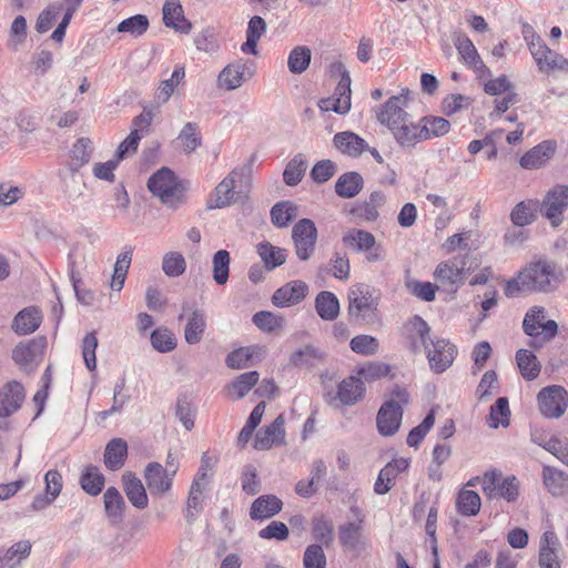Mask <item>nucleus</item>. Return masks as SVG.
<instances>
[{"mask_svg":"<svg viewBox=\"0 0 568 568\" xmlns=\"http://www.w3.org/2000/svg\"><path fill=\"white\" fill-rule=\"evenodd\" d=\"M481 489L489 499L503 498L508 503H514L519 495V481L515 476L503 477L500 470L490 469L485 471L481 477Z\"/></svg>","mask_w":568,"mask_h":568,"instance_id":"6","label":"nucleus"},{"mask_svg":"<svg viewBox=\"0 0 568 568\" xmlns=\"http://www.w3.org/2000/svg\"><path fill=\"white\" fill-rule=\"evenodd\" d=\"M365 386L362 378L349 376L338 384L336 395L332 396L328 403L334 405L339 402L341 405L352 406L363 398Z\"/></svg>","mask_w":568,"mask_h":568,"instance_id":"19","label":"nucleus"},{"mask_svg":"<svg viewBox=\"0 0 568 568\" xmlns=\"http://www.w3.org/2000/svg\"><path fill=\"white\" fill-rule=\"evenodd\" d=\"M307 169V161L302 153L296 154L285 166L283 172L284 182L290 186L297 185Z\"/></svg>","mask_w":568,"mask_h":568,"instance_id":"47","label":"nucleus"},{"mask_svg":"<svg viewBox=\"0 0 568 568\" xmlns=\"http://www.w3.org/2000/svg\"><path fill=\"white\" fill-rule=\"evenodd\" d=\"M185 77V68L181 64L176 65L170 79L161 81L159 85L158 99L162 102L169 101L175 88L182 82Z\"/></svg>","mask_w":568,"mask_h":568,"instance_id":"58","label":"nucleus"},{"mask_svg":"<svg viewBox=\"0 0 568 568\" xmlns=\"http://www.w3.org/2000/svg\"><path fill=\"white\" fill-rule=\"evenodd\" d=\"M490 427H507L510 420V408L507 397L497 398L496 403L490 407L489 412Z\"/></svg>","mask_w":568,"mask_h":568,"instance_id":"55","label":"nucleus"},{"mask_svg":"<svg viewBox=\"0 0 568 568\" xmlns=\"http://www.w3.org/2000/svg\"><path fill=\"white\" fill-rule=\"evenodd\" d=\"M315 310L324 321H334L339 314V302L329 291H322L315 298Z\"/></svg>","mask_w":568,"mask_h":568,"instance_id":"37","label":"nucleus"},{"mask_svg":"<svg viewBox=\"0 0 568 568\" xmlns=\"http://www.w3.org/2000/svg\"><path fill=\"white\" fill-rule=\"evenodd\" d=\"M241 174L232 171L215 187L211 199L207 202L209 209H222L231 205L236 201L235 181Z\"/></svg>","mask_w":568,"mask_h":568,"instance_id":"21","label":"nucleus"},{"mask_svg":"<svg viewBox=\"0 0 568 568\" xmlns=\"http://www.w3.org/2000/svg\"><path fill=\"white\" fill-rule=\"evenodd\" d=\"M162 13L165 27L184 34H187L191 31L192 24L184 17V11L180 0H165Z\"/></svg>","mask_w":568,"mask_h":568,"instance_id":"23","label":"nucleus"},{"mask_svg":"<svg viewBox=\"0 0 568 568\" xmlns=\"http://www.w3.org/2000/svg\"><path fill=\"white\" fill-rule=\"evenodd\" d=\"M333 142L341 153L351 158H358L366 149H368L366 141L352 131L336 133Z\"/></svg>","mask_w":568,"mask_h":568,"instance_id":"28","label":"nucleus"},{"mask_svg":"<svg viewBox=\"0 0 568 568\" xmlns=\"http://www.w3.org/2000/svg\"><path fill=\"white\" fill-rule=\"evenodd\" d=\"M92 152L93 145L89 138L78 139L70 151V159L67 169L79 171L82 166L89 163Z\"/></svg>","mask_w":568,"mask_h":568,"instance_id":"35","label":"nucleus"},{"mask_svg":"<svg viewBox=\"0 0 568 568\" xmlns=\"http://www.w3.org/2000/svg\"><path fill=\"white\" fill-rule=\"evenodd\" d=\"M528 45L541 72H549L556 69L568 70V60L548 48L542 40L534 33L531 34V40L528 42Z\"/></svg>","mask_w":568,"mask_h":568,"instance_id":"11","label":"nucleus"},{"mask_svg":"<svg viewBox=\"0 0 568 568\" xmlns=\"http://www.w3.org/2000/svg\"><path fill=\"white\" fill-rule=\"evenodd\" d=\"M176 140L185 154L194 152L202 142L199 125L194 122H187L181 130Z\"/></svg>","mask_w":568,"mask_h":568,"instance_id":"46","label":"nucleus"},{"mask_svg":"<svg viewBox=\"0 0 568 568\" xmlns=\"http://www.w3.org/2000/svg\"><path fill=\"white\" fill-rule=\"evenodd\" d=\"M364 187V179L358 172L343 173L335 183V192L339 197L353 199Z\"/></svg>","mask_w":568,"mask_h":568,"instance_id":"34","label":"nucleus"},{"mask_svg":"<svg viewBox=\"0 0 568 568\" xmlns=\"http://www.w3.org/2000/svg\"><path fill=\"white\" fill-rule=\"evenodd\" d=\"M538 207L537 201H523L518 203L510 213V220L516 226H525L535 220V211Z\"/></svg>","mask_w":568,"mask_h":568,"instance_id":"51","label":"nucleus"},{"mask_svg":"<svg viewBox=\"0 0 568 568\" xmlns=\"http://www.w3.org/2000/svg\"><path fill=\"white\" fill-rule=\"evenodd\" d=\"M311 50L307 47H295L288 54L287 67L292 73L304 72L311 63Z\"/></svg>","mask_w":568,"mask_h":568,"instance_id":"54","label":"nucleus"},{"mask_svg":"<svg viewBox=\"0 0 568 568\" xmlns=\"http://www.w3.org/2000/svg\"><path fill=\"white\" fill-rule=\"evenodd\" d=\"M403 408L394 399L385 402L376 417L377 429L383 436H393L400 426Z\"/></svg>","mask_w":568,"mask_h":568,"instance_id":"17","label":"nucleus"},{"mask_svg":"<svg viewBox=\"0 0 568 568\" xmlns=\"http://www.w3.org/2000/svg\"><path fill=\"white\" fill-rule=\"evenodd\" d=\"M559 540L554 531L544 532L539 545V566L540 568H560L558 559Z\"/></svg>","mask_w":568,"mask_h":568,"instance_id":"27","label":"nucleus"},{"mask_svg":"<svg viewBox=\"0 0 568 568\" xmlns=\"http://www.w3.org/2000/svg\"><path fill=\"white\" fill-rule=\"evenodd\" d=\"M149 29V19L144 14H135L122 20L118 27V32H126L133 37H140Z\"/></svg>","mask_w":568,"mask_h":568,"instance_id":"60","label":"nucleus"},{"mask_svg":"<svg viewBox=\"0 0 568 568\" xmlns=\"http://www.w3.org/2000/svg\"><path fill=\"white\" fill-rule=\"evenodd\" d=\"M325 354L313 345H305L292 352L290 364L297 368H313L322 364Z\"/></svg>","mask_w":568,"mask_h":568,"instance_id":"31","label":"nucleus"},{"mask_svg":"<svg viewBox=\"0 0 568 568\" xmlns=\"http://www.w3.org/2000/svg\"><path fill=\"white\" fill-rule=\"evenodd\" d=\"M295 253L301 261H308L315 251L317 229L310 219L300 220L292 230Z\"/></svg>","mask_w":568,"mask_h":568,"instance_id":"10","label":"nucleus"},{"mask_svg":"<svg viewBox=\"0 0 568 568\" xmlns=\"http://www.w3.org/2000/svg\"><path fill=\"white\" fill-rule=\"evenodd\" d=\"M423 140H429L447 134L450 130L448 120L442 116H424L420 119Z\"/></svg>","mask_w":568,"mask_h":568,"instance_id":"44","label":"nucleus"},{"mask_svg":"<svg viewBox=\"0 0 568 568\" xmlns=\"http://www.w3.org/2000/svg\"><path fill=\"white\" fill-rule=\"evenodd\" d=\"M347 313L351 321L358 324H375L379 322L378 297L373 288L365 283H357L349 287Z\"/></svg>","mask_w":568,"mask_h":568,"instance_id":"4","label":"nucleus"},{"mask_svg":"<svg viewBox=\"0 0 568 568\" xmlns=\"http://www.w3.org/2000/svg\"><path fill=\"white\" fill-rule=\"evenodd\" d=\"M32 544L29 540H21L13 544L7 550L0 548V564L14 568L31 554Z\"/></svg>","mask_w":568,"mask_h":568,"instance_id":"40","label":"nucleus"},{"mask_svg":"<svg viewBox=\"0 0 568 568\" xmlns=\"http://www.w3.org/2000/svg\"><path fill=\"white\" fill-rule=\"evenodd\" d=\"M45 481V497L38 498V508H43L50 505L60 494L62 488V477L57 470H49L44 476Z\"/></svg>","mask_w":568,"mask_h":568,"instance_id":"50","label":"nucleus"},{"mask_svg":"<svg viewBox=\"0 0 568 568\" xmlns=\"http://www.w3.org/2000/svg\"><path fill=\"white\" fill-rule=\"evenodd\" d=\"M339 541L343 547L348 549H355L362 538V524L359 523H348L346 525H342L338 528Z\"/></svg>","mask_w":568,"mask_h":568,"instance_id":"59","label":"nucleus"},{"mask_svg":"<svg viewBox=\"0 0 568 568\" xmlns=\"http://www.w3.org/2000/svg\"><path fill=\"white\" fill-rule=\"evenodd\" d=\"M312 532L315 540L328 547L333 540V524L323 515L313 518Z\"/></svg>","mask_w":568,"mask_h":568,"instance_id":"62","label":"nucleus"},{"mask_svg":"<svg viewBox=\"0 0 568 568\" xmlns=\"http://www.w3.org/2000/svg\"><path fill=\"white\" fill-rule=\"evenodd\" d=\"M144 478L152 495H163L170 491L174 471L165 469L160 463H149L144 470Z\"/></svg>","mask_w":568,"mask_h":568,"instance_id":"15","label":"nucleus"},{"mask_svg":"<svg viewBox=\"0 0 568 568\" xmlns=\"http://www.w3.org/2000/svg\"><path fill=\"white\" fill-rule=\"evenodd\" d=\"M430 345L433 348L428 346V349H425L430 368L435 373H443L453 364L456 347L446 339H433Z\"/></svg>","mask_w":568,"mask_h":568,"instance_id":"16","label":"nucleus"},{"mask_svg":"<svg viewBox=\"0 0 568 568\" xmlns=\"http://www.w3.org/2000/svg\"><path fill=\"white\" fill-rule=\"evenodd\" d=\"M105 513L112 524H119L123 519L125 501L115 487H109L103 495Z\"/></svg>","mask_w":568,"mask_h":568,"instance_id":"38","label":"nucleus"},{"mask_svg":"<svg viewBox=\"0 0 568 568\" xmlns=\"http://www.w3.org/2000/svg\"><path fill=\"white\" fill-rule=\"evenodd\" d=\"M122 481L124 493L130 503L139 509L146 508L149 499L142 481L130 471L122 475Z\"/></svg>","mask_w":568,"mask_h":568,"instance_id":"30","label":"nucleus"},{"mask_svg":"<svg viewBox=\"0 0 568 568\" xmlns=\"http://www.w3.org/2000/svg\"><path fill=\"white\" fill-rule=\"evenodd\" d=\"M149 191L165 206L176 210L186 202V186L169 168H162L148 181Z\"/></svg>","mask_w":568,"mask_h":568,"instance_id":"3","label":"nucleus"},{"mask_svg":"<svg viewBox=\"0 0 568 568\" xmlns=\"http://www.w3.org/2000/svg\"><path fill=\"white\" fill-rule=\"evenodd\" d=\"M516 362L519 368L520 375L526 381L536 379L541 371V364L537 356L528 349H519L516 353Z\"/></svg>","mask_w":568,"mask_h":568,"instance_id":"39","label":"nucleus"},{"mask_svg":"<svg viewBox=\"0 0 568 568\" xmlns=\"http://www.w3.org/2000/svg\"><path fill=\"white\" fill-rule=\"evenodd\" d=\"M63 193L69 201H78L85 191V183L79 171L67 169L62 173Z\"/></svg>","mask_w":568,"mask_h":568,"instance_id":"41","label":"nucleus"},{"mask_svg":"<svg viewBox=\"0 0 568 568\" xmlns=\"http://www.w3.org/2000/svg\"><path fill=\"white\" fill-rule=\"evenodd\" d=\"M541 479L547 491L555 497L568 495V473L545 465L542 467Z\"/></svg>","mask_w":568,"mask_h":568,"instance_id":"25","label":"nucleus"},{"mask_svg":"<svg viewBox=\"0 0 568 568\" xmlns=\"http://www.w3.org/2000/svg\"><path fill=\"white\" fill-rule=\"evenodd\" d=\"M481 506L479 495L474 490H460L457 496L456 507L463 516H475Z\"/></svg>","mask_w":568,"mask_h":568,"instance_id":"48","label":"nucleus"},{"mask_svg":"<svg viewBox=\"0 0 568 568\" xmlns=\"http://www.w3.org/2000/svg\"><path fill=\"white\" fill-rule=\"evenodd\" d=\"M12 329L19 335H27L36 331V307L30 306L20 311L13 318Z\"/></svg>","mask_w":568,"mask_h":568,"instance_id":"52","label":"nucleus"},{"mask_svg":"<svg viewBox=\"0 0 568 568\" xmlns=\"http://www.w3.org/2000/svg\"><path fill=\"white\" fill-rule=\"evenodd\" d=\"M565 281L562 268L554 261L539 258L526 264L515 278L507 282L505 294L514 297L518 293H552Z\"/></svg>","mask_w":568,"mask_h":568,"instance_id":"1","label":"nucleus"},{"mask_svg":"<svg viewBox=\"0 0 568 568\" xmlns=\"http://www.w3.org/2000/svg\"><path fill=\"white\" fill-rule=\"evenodd\" d=\"M296 205L290 201L276 203L271 210V220L276 227H286L296 216Z\"/></svg>","mask_w":568,"mask_h":568,"instance_id":"49","label":"nucleus"},{"mask_svg":"<svg viewBox=\"0 0 568 568\" xmlns=\"http://www.w3.org/2000/svg\"><path fill=\"white\" fill-rule=\"evenodd\" d=\"M104 481V476L95 466L87 467L80 478L82 489L91 496H97L102 491Z\"/></svg>","mask_w":568,"mask_h":568,"instance_id":"45","label":"nucleus"},{"mask_svg":"<svg viewBox=\"0 0 568 568\" xmlns=\"http://www.w3.org/2000/svg\"><path fill=\"white\" fill-rule=\"evenodd\" d=\"M343 244L355 253H364L368 263L382 262L386 254L375 236L362 229H351L342 237Z\"/></svg>","mask_w":568,"mask_h":568,"instance_id":"7","label":"nucleus"},{"mask_svg":"<svg viewBox=\"0 0 568 568\" xmlns=\"http://www.w3.org/2000/svg\"><path fill=\"white\" fill-rule=\"evenodd\" d=\"M258 378L260 374L255 371L243 373L227 386V389L235 393L236 398H242L258 382Z\"/></svg>","mask_w":568,"mask_h":568,"instance_id":"61","label":"nucleus"},{"mask_svg":"<svg viewBox=\"0 0 568 568\" xmlns=\"http://www.w3.org/2000/svg\"><path fill=\"white\" fill-rule=\"evenodd\" d=\"M407 101L408 99L404 92L390 97L377 113V119L390 130L399 146L413 149L424 141L423 129L420 120L414 122L412 115L405 111Z\"/></svg>","mask_w":568,"mask_h":568,"instance_id":"2","label":"nucleus"},{"mask_svg":"<svg viewBox=\"0 0 568 568\" xmlns=\"http://www.w3.org/2000/svg\"><path fill=\"white\" fill-rule=\"evenodd\" d=\"M284 424V417L278 415L271 425L261 428L256 433L254 448L266 450L273 446L282 445L285 440Z\"/></svg>","mask_w":568,"mask_h":568,"instance_id":"20","label":"nucleus"},{"mask_svg":"<svg viewBox=\"0 0 568 568\" xmlns=\"http://www.w3.org/2000/svg\"><path fill=\"white\" fill-rule=\"evenodd\" d=\"M182 311L183 312L180 314L179 321H182L185 316L187 318L184 328L185 342L191 345L200 343L206 327L204 312L189 303L183 304Z\"/></svg>","mask_w":568,"mask_h":568,"instance_id":"14","label":"nucleus"},{"mask_svg":"<svg viewBox=\"0 0 568 568\" xmlns=\"http://www.w3.org/2000/svg\"><path fill=\"white\" fill-rule=\"evenodd\" d=\"M266 22L263 18L254 16L250 19L246 29V41L241 45V51L245 54L257 55L258 40L266 32Z\"/></svg>","mask_w":568,"mask_h":568,"instance_id":"33","label":"nucleus"},{"mask_svg":"<svg viewBox=\"0 0 568 568\" xmlns=\"http://www.w3.org/2000/svg\"><path fill=\"white\" fill-rule=\"evenodd\" d=\"M12 359L21 371L32 373L36 367V339L21 341L12 349Z\"/></svg>","mask_w":568,"mask_h":568,"instance_id":"32","label":"nucleus"},{"mask_svg":"<svg viewBox=\"0 0 568 568\" xmlns=\"http://www.w3.org/2000/svg\"><path fill=\"white\" fill-rule=\"evenodd\" d=\"M468 261L469 257L464 255L440 262L433 273L434 280L444 290L456 292L470 270Z\"/></svg>","mask_w":568,"mask_h":568,"instance_id":"5","label":"nucleus"},{"mask_svg":"<svg viewBox=\"0 0 568 568\" xmlns=\"http://www.w3.org/2000/svg\"><path fill=\"white\" fill-rule=\"evenodd\" d=\"M453 40L462 61L471 69L478 78L481 79L490 74V70L486 67L473 41L467 36L459 33L456 34Z\"/></svg>","mask_w":568,"mask_h":568,"instance_id":"12","label":"nucleus"},{"mask_svg":"<svg viewBox=\"0 0 568 568\" xmlns=\"http://www.w3.org/2000/svg\"><path fill=\"white\" fill-rule=\"evenodd\" d=\"M568 209V185L557 184L550 189L540 203L541 214L552 226L562 222V214Z\"/></svg>","mask_w":568,"mask_h":568,"instance_id":"9","label":"nucleus"},{"mask_svg":"<svg viewBox=\"0 0 568 568\" xmlns=\"http://www.w3.org/2000/svg\"><path fill=\"white\" fill-rule=\"evenodd\" d=\"M186 270L184 256L176 251L168 252L162 258V271L169 277L181 276Z\"/></svg>","mask_w":568,"mask_h":568,"instance_id":"53","label":"nucleus"},{"mask_svg":"<svg viewBox=\"0 0 568 568\" xmlns=\"http://www.w3.org/2000/svg\"><path fill=\"white\" fill-rule=\"evenodd\" d=\"M132 262V248L125 250L116 257L110 287L120 292L124 285L128 271Z\"/></svg>","mask_w":568,"mask_h":568,"instance_id":"43","label":"nucleus"},{"mask_svg":"<svg viewBox=\"0 0 568 568\" xmlns=\"http://www.w3.org/2000/svg\"><path fill=\"white\" fill-rule=\"evenodd\" d=\"M213 280L223 285L229 281L230 272V253L225 250H220L213 255Z\"/></svg>","mask_w":568,"mask_h":568,"instance_id":"57","label":"nucleus"},{"mask_svg":"<svg viewBox=\"0 0 568 568\" xmlns=\"http://www.w3.org/2000/svg\"><path fill=\"white\" fill-rule=\"evenodd\" d=\"M429 334V325L418 315L413 316L405 326L406 338L415 353L428 349L433 341Z\"/></svg>","mask_w":568,"mask_h":568,"instance_id":"18","label":"nucleus"},{"mask_svg":"<svg viewBox=\"0 0 568 568\" xmlns=\"http://www.w3.org/2000/svg\"><path fill=\"white\" fill-rule=\"evenodd\" d=\"M203 489L204 486L199 485L197 481L192 483L186 500V509L184 513L187 521H193L202 511Z\"/></svg>","mask_w":568,"mask_h":568,"instance_id":"56","label":"nucleus"},{"mask_svg":"<svg viewBox=\"0 0 568 568\" xmlns=\"http://www.w3.org/2000/svg\"><path fill=\"white\" fill-rule=\"evenodd\" d=\"M545 321V308L542 306L531 307L525 315L523 322L524 332L529 336L539 335V329Z\"/></svg>","mask_w":568,"mask_h":568,"instance_id":"64","label":"nucleus"},{"mask_svg":"<svg viewBox=\"0 0 568 568\" xmlns=\"http://www.w3.org/2000/svg\"><path fill=\"white\" fill-rule=\"evenodd\" d=\"M24 399L23 386L18 382L8 383L0 390V417L14 413Z\"/></svg>","mask_w":568,"mask_h":568,"instance_id":"26","label":"nucleus"},{"mask_svg":"<svg viewBox=\"0 0 568 568\" xmlns=\"http://www.w3.org/2000/svg\"><path fill=\"white\" fill-rule=\"evenodd\" d=\"M254 74V69L247 61L236 60L227 64L217 77V84L226 90H235Z\"/></svg>","mask_w":568,"mask_h":568,"instance_id":"13","label":"nucleus"},{"mask_svg":"<svg viewBox=\"0 0 568 568\" xmlns=\"http://www.w3.org/2000/svg\"><path fill=\"white\" fill-rule=\"evenodd\" d=\"M128 455L126 442L121 438L111 439L104 452V464L110 470L120 469L125 462Z\"/></svg>","mask_w":568,"mask_h":568,"instance_id":"36","label":"nucleus"},{"mask_svg":"<svg viewBox=\"0 0 568 568\" xmlns=\"http://www.w3.org/2000/svg\"><path fill=\"white\" fill-rule=\"evenodd\" d=\"M556 151V142L547 140L526 152L519 163L526 170H535L545 165Z\"/></svg>","mask_w":568,"mask_h":568,"instance_id":"24","label":"nucleus"},{"mask_svg":"<svg viewBox=\"0 0 568 568\" xmlns=\"http://www.w3.org/2000/svg\"><path fill=\"white\" fill-rule=\"evenodd\" d=\"M256 250L265 265V268L268 271L281 266L286 261L285 250L274 246L268 242L257 244Z\"/></svg>","mask_w":568,"mask_h":568,"instance_id":"42","label":"nucleus"},{"mask_svg":"<svg viewBox=\"0 0 568 568\" xmlns=\"http://www.w3.org/2000/svg\"><path fill=\"white\" fill-rule=\"evenodd\" d=\"M283 508L282 500L275 495H263L256 498L250 508L253 520H263L278 514Z\"/></svg>","mask_w":568,"mask_h":568,"instance_id":"29","label":"nucleus"},{"mask_svg":"<svg viewBox=\"0 0 568 568\" xmlns=\"http://www.w3.org/2000/svg\"><path fill=\"white\" fill-rule=\"evenodd\" d=\"M540 413L547 418H559L568 406V393L559 385L544 387L537 395Z\"/></svg>","mask_w":568,"mask_h":568,"instance_id":"8","label":"nucleus"},{"mask_svg":"<svg viewBox=\"0 0 568 568\" xmlns=\"http://www.w3.org/2000/svg\"><path fill=\"white\" fill-rule=\"evenodd\" d=\"M151 344L160 353H168L176 347L174 335L168 328H156L151 334Z\"/></svg>","mask_w":568,"mask_h":568,"instance_id":"63","label":"nucleus"},{"mask_svg":"<svg viewBox=\"0 0 568 568\" xmlns=\"http://www.w3.org/2000/svg\"><path fill=\"white\" fill-rule=\"evenodd\" d=\"M308 293V286L303 281H292L278 290L272 296V301L276 306L286 307L296 305L302 302Z\"/></svg>","mask_w":568,"mask_h":568,"instance_id":"22","label":"nucleus"}]
</instances>
